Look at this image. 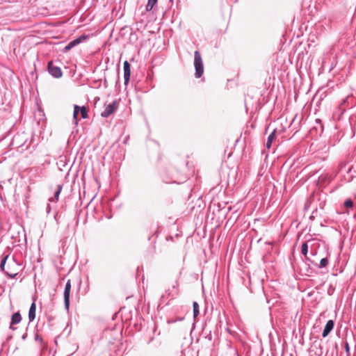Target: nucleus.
Returning <instances> with one entry per match:
<instances>
[{"mask_svg":"<svg viewBox=\"0 0 356 356\" xmlns=\"http://www.w3.org/2000/svg\"><path fill=\"white\" fill-rule=\"evenodd\" d=\"M0 267L10 277H14L18 274V265L13 258L6 256L1 261Z\"/></svg>","mask_w":356,"mask_h":356,"instance_id":"obj_1","label":"nucleus"},{"mask_svg":"<svg viewBox=\"0 0 356 356\" xmlns=\"http://www.w3.org/2000/svg\"><path fill=\"white\" fill-rule=\"evenodd\" d=\"M194 65L195 68V76L200 78L204 73V67L202 59L199 51H195L194 53Z\"/></svg>","mask_w":356,"mask_h":356,"instance_id":"obj_2","label":"nucleus"},{"mask_svg":"<svg viewBox=\"0 0 356 356\" xmlns=\"http://www.w3.org/2000/svg\"><path fill=\"white\" fill-rule=\"evenodd\" d=\"M71 289H72L71 280H68L65 284V287L64 293H63L65 308L67 310H68L69 307H70V297Z\"/></svg>","mask_w":356,"mask_h":356,"instance_id":"obj_3","label":"nucleus"},{"mask_svg":"<svg viewBox=\"0 0 356 356\" xmlns=\"http://www.w3.org/2000/svg\"><path fill=\"white\" fill-rule=\"evenodd\" d=\"M81 112V117L85 119L88 118V111L85 106L80 107L77 105L74 106L73 118L75 120V123L77 124V116L79 113Z\"/></svg>","mask_w":356,"mask_h":356,"instance_id":"obj_4","label":"nucleus"},{"mask_svg":"<svg viewBox=\"0 0 356 356\" xmlns=\"http://www.w3.org/2000/svg\"><path fill=\"white\" fill-rule=\"evenodd\" d=\"M117 108V104L115 102L106 105L104 111L102 112L101 115L104 118H107L115 112Z\"/></svg>","mask_w":356,"mask_h":356,"instance_id":"obj_5","label":"nucleus"},{"mask_svg":"<svg viewBox=\"0 0 356 356\" xmlns=\"http://www.w3.org/2000/svg\"><path fill=\"white\" fill-rule=\"evenodd\" d=\"M48 70L49 73L56 78H60L62 76V71L59 67L54 66L52 61L48 63Z\"/></svg>","mask_w":356,"mask_h":356,"instance_id":"obj_6","label":"nucleus"},{"mask_svg":"<svg viewBox=\"0 0 356 356\" xmlns=\"http://www.w3.org/2000/svg\"><path fill=\"white\" fill-rule=\"evenodd\" d=\"M124 68V84L127 85L129 83L130 75H131V66L127 60H125L123 64Z\"/></svg>","mask_w":356,"mask_h":356,"instance_id":"obj_7","label":"nucleus"},{"mask_svg":"<svg viewBox=\"0 0 356 356\" xmlns=\"http://www.w3.org/2000/svg\"><path fill=\"white\" fill-rule=\"evenodd\" d=\"M86 37L82 35L72 41H71L67 46H65L64 51H67L70 50L72 48L79 44L82 40H85Z\"/></svg>","mask_w":356,"mask_h":356,"instance_id":"obj_8","label":"nucleus"},{"mask_svg":"<svg viewBox=\"0 0 356 356\" xmlns=\"http://www.w3.org/2000/svg\"><path fill=\"white\" fill-rule=\"evenodd\" d=\"M333 327H334V321L332 320H329L327 322V323L324 327L322 336L323 337H327L330 334V332L332 331Z\"/></svg>","mask_w":356,"mask_h":356,"instance_id":"obj_9","label":"nucleus"},{"mask_svg":"<svg viewBox=\"0 0 356 356\" xmlns=\"http://www.w3.org/2000/svg\"><path fill=\"white\" fill-rule=\"evenodd\" d=\"M35 310H36V305L35 302H33L29 309V321H33L35 318Z\"/></svg>","mask_w":356,"mask_h":356,"instance_id":"obj_10","label":"nucleus"},{"mask_svg":"<svg viewBox=\"0 0 356 356\" xmlns=\"http://www.w3.org/2000/svg\"><path fill=\"white\" fill-rule=\"evenodd\" d=\"M275 131L274 130L268 137L266 147L267 149H270L271 147L273 142L275 140Z\"/></svg>","mask_w":356,"mask_h":356,"instance_id":"obj_11","label":"nucleus"},{"mask_svg":"<svg viewBox=\"0 0 356 356\" xmlns=\"http://www.w3.org/2000/svg\"><path fill=\"white\" fill-rule=\"evenodd\" d=\"M21 319H22L21 315L19 312L14 314L11 318L10 328H12L13 325L19 323L21 321Z\"/></svg>","mask_w":356,"mask_h":356,"instance_id":"obj_12","label":"nucleus"},{"mask_svg":"<svg viewBox=\"0 0 356 356\" xmlns=\"http://www.w3.org/2000/svg\"><path fill=\"white\" fill-rule=\"evenodd\" d=\"M158 0H148V3L146 6V10L150 11L154 8V5L157 3Z\"/></svg>","mask_w":356,"mask_h":356,"instance_id":"obj_13","label":"nucleus"},{"mask_svg":"<svg viewBox=\"0 0 356 356\" xmlns=\"http://www.w3.org/2000/svg\"><path fill=\"white\" fill-rule=\"evenodd\" d=\"M193 316H194V318H196L200 314L199 305L196 302H194L193 304Z\"/></svg>","mask_w":356,"mask_h":356,"instance_id":"obj_14","label":"nucleus"},{"mask_svg":"<svg viewBox=\"0 0 356 356\" xmlns=\"http://www.w3.org/2000/svg\"><path fill=\"white\" fill-rule=\"evenodd\" d=\"M308 252V245L307 242H305L302 243L301 247V252L304 256H307Z\"/></svg>","mask_w":356,"mask_h":356,"instance_id":"obj_15","label":"nucleus"},{"mask_svg":"<svg viewBox=\"0 0 356 356\" xmlns=\"http://www.w3.org/2000/svg\"><path fill=\"white\" fill-rule=\"evenodd\" d=\"M61 190H62V186L61 185H58V189L56 191L55 195H54V200L56 201H57L58 200V197H59V195H60V193L61 192Z\"/></svg>","mask_w":356,"mask_h":356,"instance_id":"obj_16","label":"nucleus"},{"mask_svg":"<svg viewBox=\"0 0 356 356\" xmlns=\"http://www.w3.org/2000/svg\"><path fill=\"white\" fill-rule=\"evenodd\" d=\"M353 205V202L351 200H346L344 202V207L346 208H351Z\"/></svg>","mask_w":356,"mask_h":356,"instance_id":"obj_17","label":"nucleus"},{"mask_svg":"<svg viewBox=\"0 0 356 356\" xmlns=\"http://www.w3.org/2000/svg\"><path fill=\"white\" fill-rule=\"evenodd\" d=\"M328 264V260L326 258H323L320 261V267H325Z\"/></svg>","mask_w":356,"mask_h":356,"instance_id":"obj_18","label":"nucleus"},{"mask_svg":"<svg viewBox=\"0 0 356 356\" xmlns=\"http://www.w3.org/2000/svg\"><path fill=\"white\" fill-rule=\"evenodd\" d=\"M346 350L347 352L349 350V347L348 344L346 345Z\"/></svg>","mask_w":356,"mask_h":356,"instance_id":"obj_19","label":"nucleus"},{"mask_svg":"<svg viewBox=\"0 0 356 356\" xmlns=\"http://www.w3.org/2000/svg\"><path fill=\"white\" fill-rule=\"evenodd\" d=\"M115 339H113L112 340H109V341H108V343H112L113 342V340H115Z\"/></svg>","mask_w":356,"mask_h":356,"instance_id":"obj_20","label":"nucleus"}]
</instances>
